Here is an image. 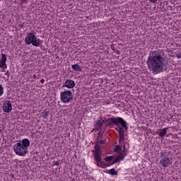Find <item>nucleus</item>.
Masks as SVG:
<instances>
[{
	"instance_id": "nucleus-5",
	"label": "nucleus",
	"mask_w": 181,
	"mask_h": 181,
	"mask_svg": "<svg viewBox=\"0 0 181 181\" xmlns=\"http://www.w3.org/2000/svg\"><path fill=\"white\" fill-rule=\"evenodd\" d=\"M61 101L66 104L73 100V92L71 90H64L60 93Z\"/></svg>"
},
{
	"instance_id": "nucleus-13",
	"label": "nucleus",
	"mask_w": 181,
	"mask_h": 181,
	"mask_svg": "<svg viewBox=\"0 0 181 181\" xmlns=\"http://www.w3.org/2000/svg\"><path fill=\"white\" fill-rule=\"evenodd\" d=\"M167 129H168V127L158 130L159 136H160L161 138H163V136H165L166 135V133L168 132Z\"/></svg>"
},
{
	"instance_id": "nucleus-12",
	"label": "nucleus",
	"mask_w": 181,
	"mask_h": 181,
	"mask_svg": "<svg viewBox=\"0 0 181 181\" xmlns=\"http://www.w3.org/2000/svg\"><path fill=\"white\" fill-rule=\"evenodd\" d=\"M103 122H104V120L100 119V120L96 121L95 129H96L97 131H100V129H101Z\"/></svg>"
},
{
	"instance_id": "nucleus-17",
	"label": "nucleus",
	"mask_w": 181,
	"mask_h": 181,
	"mask_svg": "<svg viewBox=\"0 0 181 181\" xmlns=\"http://www.w3.org/2000/svg\"><path fill=\"white\" fill-rule=\"evenodd\" d=\"M108 173L112 176H117V175H118V171L115 170V168H112V169L109 170Z\"/></svg>"
},
{
	"instance_id": "nucleus-33",
	"label": "nucleus",
	"mask_w": 181,
	"mask_h": 181,
	"mask_svg": "<svg viewBox=\"0 0 181 181\" xmlns=\"http://www.w3.org/2000/svg\"><path fill=\"white\" fill-rule=\"evenodd\" d=\"M117 54H119V51H117Z\"/></svg>"
},
{
	"instance_id": "nucleus-34",
	"label": "nucleus",
	"mask_w": 181,
	"mask_h": 181,
	"mask_svg": "<svg viewBox=\"0 0 181 181\" xmlns=\"http://www.w3.org/2000/svg\"><path fill=\"white\" fill-rule=\"evenodd\" d=\"M98 134H99V135H101V132H99V133H98Z\"/></svg>"
},
{
	"instance_id": "nucleus-11",
	"label": "nucleus",
	"mask_w": 181,
	"mask_h": 181,
	"mask_svg": "<svg viewBox=\"0 0 181 181\" xmlns=\"http://www.w3.org/2000/svg\"><path fill=\"white\" fill-rule=\"evenodd\" d=\"M6 55L5 54H1V58L0 59V67L4 66L6 64Z\"/></svg>"
},
{
	"instance_id": "nucleus-21",
	"label": "nucleus",
	"mask_w": 181,
	"mask_h": 181,
	"mask_svg": "<svg viewBox=\"0 0 181 181\" xmlns=\"http://www.w3.org/2000/svg\"><path fill=\"white\" fill-rule=\"evenodd\" d=\"M122 148L121 146L116 145L115 148L114 149V152H119V151H121Z\"/></svg>"
},
{
	"instance_id": "nucleus-25",
	"label": "nucleus",
	"mask_w": 181,
	"mask_h": 181,
	"mask_svg": "<svg viewBox=\"0 0 181 181\" xmlns=\"http://www.w3.org/2000/svg\"><path fill=\"white\" fill-rule=\"evenodd\" d=\"M24 25H25V23L20 24L18 25V28H20V29H22V28H23Z\"/></svg>"
},
{
	"instance_id": "nucleus-7",
	"label": "nucleus",
	"mask_w": 181,
	"mask_h": 181,
	"mask_svg": "<svg viewBox=\"0 0 181 181\" xmlns=\"http://www.w3.org/2000/svg\"><path fill=\"white\" fill-rule=\"evenodd\" d=\"M3 110L4 112H11L12 111V103L11 100H7L4 103Z\"/></svg>"
},
{
	"instance_id": "nucleus-9",
	"label": "nucleus",
	"mask_w": 181,
	"mask_h": 181,
	"mask_svg": "<svg viewBox=\"0 0 181 181\" xmlns=\"http://www.w3.org/2000/svg\"><path fill=\"white\" fill-rule=\"evenodd\" d=\"M75 86L76 83L74 81L66 79L63 87H66V88H74Z\"/></svg>"
},
{
	"instance_id": "nucleus-28",
	"label": "nucleus",
	"mask_w": 181,
	"mask_h": 181,
	"mask_svg": "<svg viewBox=\"0 0 181 181\" xmlns=\"http://www.w3.org/2000/svg\"><path fill=\"white\" fill-rule=\"evenodd\" d=\"M100 144H101V145H104V144H105V141L101 140V141H100Z\"/></svg>"
},
{
	"instance_id": "nucleus-4",
	"label": "nucleus",
	"mask_w": 181,
	"mask_h": 181,
	"mask_svg": "<svg viewBox=\"0 0 181 181\" xmlns=\"http://www.w3.org/2000/svg\"><path fill=\"white\" fill-rule=\"evenodd\" d=\"M170 152L165 151L160 153L161 160H160V165L163 166V168H168L172 165L173 158H169Z\"/></svg>"
},
{
	"instance_id": "nucleus-1",
	"label": "nucleus",
	"mask_w": 181,
	"mask_h": 181,
	"mask_svg": "<svg viewBox=\"0 0 181 181\" xmlns=\"http://www.w3.org/2000/svg\"><path fill=\"white\" fill-rule=\"evenodd\" d=\"M168 57L163 49H158L151 52L147 59L146 64L148 69L153 74H159L168 70Z\"/></svg>"
},
{
	"instance_id": "nucleus-24",
	"label": "nucleus",
	"mask_w": 181,
	"mask_h": 181,
	"mask_svg": "<svg viewBox=\"0 0 181 181\" xmlns=\"http://www.w3.org/2000/svg\"><path fill=\"white\" fill-rule=\"evenodd\" d=\"M150 2H151L152 4H156V2H158V0H149Z\"/></svg>"
},
{
	"instance_id": "nucleus-23",
	"label": "nucleus",
	"mask_w": 181,
	"mask_h": 181,
	"mask_svg": "<svg viewBox=\"0 0 181 181\" xmlns=\"http://www.w3.org/2000/svg\"><path fill=\"white\" fill-rule=\"evenodd\" d=\"M53 165H54V166H59V161H54Z\"/></svg>"
},
{
	"instance_id": "nucleus-32",
	"label": "nucleus",
	"mask_w": 181,
	"mask_h": 181,
	"mask_svg": "<svg viewBox=\"0 0 181 181\" xmlns=\"http://www.w3.org/2000/svg\"><path fill=\"white\" fill-rule=\"evenodd\" d=\"M43 81H45V80H44V79H42V80H41V83H43Z\"/></svg>"
},
{
	"instance_id": "nucleus-35",
	"label": "nucleus",
	"mask_w": 181,
	"mask_h": 181,
	"mask_svg": "<svg viewBox=\"0 0 181 181\" xmlns=\"http://www.w3.org/2000/svg\"><path fill=\"white\" fill-rule=\"evenodd\" d=\"M33 77H36V75H34Z\"/></svg>"
},
{
	"instance_id": "nucleus-18",
	"label": "nucleus",
	"mask_w": 181,
	"mask_h": 181,
	"mask_svg": "<svg viewBox=\"0 0 181 181\" xmlns=\"http://www.w3.org/2000/svg\"><path fill=\"white\" fill-rule=\"evenodd\" d=\"M94 149H95V153H100V151L101 150V148L98 146V143H95Z\"/></svg>"
},
{
	"instance_id": "nucleus-22",
	"label": "nucleus",
	"mask_w": 181,
	"mask_h": 181,
	"mask_svg": "<svg viewBox=\"0 0 181 181\" xmlns=\"http://www.w3.org/2000/svg\"><path fill=\"white\" fill-rule=\"evenodd\" d=\"M4 95V86H2L1 84H0V97L1 95Z\"/></svg>"
},
{
	"instance_id": "nucleus-6",
	"label": "nucleus",
	"mask_w": 181,
	"mask_h": 181,
	"mask_svg": "<svg viewBox=\"0 0 181 181\" xmlns=\"http://www.w3.org/2000/svg\"><path fill=\"white\" fill-rule=\"evenodd\" d=\"M93 156H94V160H95V162H96V165L99 168H104V167L101 166V165H107V164H105V163H104V161H103V158L101 157V153H95L93 154Z\"/></svg>"
},
{
	"instance_id": "nucleus-19",
	"label": "nucleus",
	"mask_w": 181,
	"mask_h": 181,
	"mask_svg": "<svg viewBox=\"0 0 181 181\" xmlns=\"http://www.w3.org/2000/svg\"><path fill=\"white\" fill-rule=\"evenodd\" d=\"M124 158H125V156H124V154L122 153H121L117 158H116V160H117V162H120V160H122V159H124Z\"/></svg>"
},
{
	"instance_id": "nucleus-15",
	"label": "nucleus",
	"mask_w": 181,
	"mask_h": 181,
	"mask_svg": "<svg viewBox=\"0 0 181 181\" xmlns=\"http://www.w3.org/2000/svg\"><path fill=\"white\" fill-rule=\"evenodd\" d=\"M71 68L75 70V71H81V66L78 65L77 64H75L74 65H71Z\"/></svg>"
},
{
	"instance_id": "nucleus-20",
	"label": "nucleus",
	"mask_w": 181,
	"mask_h": 181,
	"mask_svg": "<svg viewBox=\"0 0 181 181\" xmlns=\"http://www.w3.org/2000/svg\"><path fill=\"white\" fill-rule=\"evenodd\" d=\"M114 158H115V156H107L104 158V160H105V162H111V160L114 159Z\"/></svg>"
},
{
	"instance_id": "nucleus-29",
	"label": "nucleus",
	"mask_w": 181,
	"mask_h": 181,
	"mask_svg": "<svg viewBox=\"0 0 181 181\" xmlns=\"http://www.w3.org/2000/svg\"><path fill=\"white\" fill-rule=\"evenodd\" d=\"M5 75L8 77H9V71H7L6 73H5Z\"/></svg>"
},
{
	"instance_id": "nucleus-2",
	"label": "nucleus",
	"mask_w": 181,
	"mask_h": 181,
	"mask_svg": "<svg viewBox=\"0 0 181 181\" xmlns=\"http://www.w3.org/2000/svg\"><path fill=\"white\" fill-rule=\"evenodd\" d=\"M30 145V141L28 139H24L22 141H19L13 146V149L18 156H25L28 153V148Z\"/></svg>"
},
{
	"instance_id": "nucleus-26",
	"label": "nucleus",
	"mask_w": 181,
	"mask_h": 181,
	"mask_svg": "<svg viewBox=\"0 0 181 181\" xmlns=\"http://www.w3.org/2000/svg\"><path fill=\"white\" fill-rule=\"evenodd\" d=\"M117 162H118V161H117V159L115 158V160H112V165H114L115 163H117Z\"/></svg>"
},
{
	"instance_id": "nucleus-30",
	"label": "nucleus",
	"mask_w": 181,
	"mask_h": 181,
	"mask_svg": "<svg viewBox=\"0 0 181 181\" xmlns=\"http://www.w3.org/2000/svg\"><path fill=\"white\" fill-rule=\"evenodd\" d=\"M25 0H21V5H23L25 4Z\"/></svg>"
},
{
	"instance_id": "nucleus-10",
	"label": "nucleus",
	"mask_w": 181,
	"mask_h": 181,
	"mask_svg": "<svg viewBox=\"0 0 181 181\" xmlns=\"http://www.w3.org/2000/svg\"><path fill=\"white\" fill-rule=\"evenodd\" d=\"M118 129H115L116 131L119 132V142H124V128L121 127H118Z\"/></svg>"
},
{
	"instance_id": "nucleus-3",
	"label": "nucleus",
	"mask_w": 181,
	"mask_h": 181,
	"mask_svg": "<svg viewBox=\"0 0 181 181\" xmlns=\"http://www.w3.org/2000/svg\"><path fill=\"white\" fill-rule=\"evenodd\" d=\"M25 45H32L35 47H42V41L33 33H29L25 38Z\"/></svg>"
},
{
	"instance_id": "nucleus-27",
	"label": "nucleus",
	"mask_w": 181,
	"mask_h": 181,
	"mask_svg": "<svg viewBox=\"0 0 181 181\" xmlns=\"http://www.w3.org/2000/svg\"><path fill=\"white\" fill-rule=\"evenodd\" d=\"M1 68L8 69V66L6 65V64H4Z\"/></svg>"
},
{
	"instance_id": "nucleus-31",
	"label": "nucleus",
	"mask_w": 181,
	"mask_h": 181,
	"mask_svg": "<svg viewBox=\"0 0 181 181\" xmlns=\"http://www.w3.org/2000/svg\"><path fill=\"white\" fill-rule=\"evenodd\" d=\"M177 59H181V54L177 55Z\"/></svg>"
},
{
	"instance_id": "nucleus-14",
	"label": "nucleus",
	"mask_w": 181,
	"mask_h": 181,
	"mask_svg": "<svg viewBox=\"0 0 181 181\" xmlns=\"http://www.w3.org/2000/svg\"><path fill=\"white\" fill-rule=\"evenodd\" d=\"M49 114H50V112L47 110H45L43 112H41V116L45 119H47V117H49Z\"/></svg>"
},
{
	"instance_id": "nucleus-16",
	"label": "nucleus",
	"mask_w": 181,
	"mask_h": 181,
	"mask_svg": "<svg viewBox=\"0 0 181 181\" xmlns=\"http://www.w3.org/2000/svg\"><path fill=\"white\" fill-rule=\"evenodd\" d=\"M120 122L119 124H121L122 127L123 128H125V129H128V126H127V122L125 120H124V119L122 117L120 118Z\"/></svg>"
},
{
	"instance_id": "nucleus-8",
	"label": "nucleus",
	"mask_w": 181,
	"mask_h": 181,
	"mask_svg": "<svg viewBox=\"0 0 181 181\" xmlns=\"http://www.w3.org/2000/svg\"><path fill=\"white\" fill-rule=\"evenodd\" d=\"M121 122V117L110 118L107 123V127H112V125H118Z\"/></svg>"
}]
</instances>
